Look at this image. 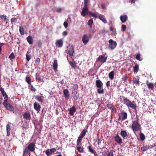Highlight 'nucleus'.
<instances>
[{"instance_id":"f257e3e1","label":"nucleus","mask_w":156,"mask_h":156,"mask_svg":"<svg viewBox=\"0 0 156 156\" xmlns=\"http://www.w3.org/2000/svg\"><path fill=\"white\" fill-rule=\"evenodd\" d=\"M35 143H30L24 149L23 151V156L27 155L28 153H30L29 151L34 152L35 151Z\"/></svg>"},{"instance_id":"f03ea898","label":"nucleus","mask_w":156,"mask_h":156,"mask_svg":"<svg viewBox=\"0 0 156 156\" xmlns=\"http://www.w3.org/2000/svg\"><path fill=\"white\" fill-rule=\"evenodd\" d=\"M132 128L134 132L138 131H141V126L137 120L133 121Z\"/></svg>"},{"instance_id":"7ed1b4c3","label":"nucleus","mask_w":156,"mask_h":156,"mask_svg":"<svg viewBox=\"0 0 156 156\" xmlns=\"http://www.w3.org/2000/svg\"><path fill=\"white\" fill-rule=\"evenodd\" d=\"M3 105L5 108L10 112H13L14 111V108L10 103L8 102V101L4 100Z\"/></svg>"},{"instance_id":"20e7f679","label":"nucleus","mask_w":156,"mask_h":156,"mask_svg":"<svg viewBox=\"0 0 156 156\" xmlns=\"http://www.w3.org/2000/svg\"><path fill=\"white\" fill-rule=\"evenodd\" d=\"M108 42L109 43V47L111 49H114L117 46V43L116 41H114L112 39L109 40Z\"/></svg>"},{"instance_id":"39448f33","label":"nucleus","mask_w":156,"mask_h":156,"mask_svg":"<svg viewBox=\"0 0 156 156\" xmlns=\"http://www.w3.org/2000/svg\"><path fill=\"white\" fill-rule=\"evenodd\" d=\"M66 52L71 56H73L74 53V47L73 45H69L68 47V49L66 50Z\"/></svg>"},{"instance_id":"423d86ee","label":"nucleus","mask_w":156,"mask_h":156,"mask_svg":"<svg viewBox=\"0 0 156 156\" xmlns=\"http://www.w3.org/2000/svg\"><path fill=\"white\" fill-rule=\"evenodd\" d=\"M89 41L88 35L87 34H83L82 38V41L83 43L85 44H86Z\"/></svg>"},{"instance_id":"0eeeda50","label":"nucleus","mask_w":156,"mask_h":156,"mask_svg":"<svg viewBox=\"0 0 156 156\" xmlns=\"http://www.w3.org/2000/svg\"><path fill=\"white\" fill-rule=\"evenodd\" d=\"M107 57H105L104 55H100L99 56L98 60L101 62L104 63L106 62Z\"/></svg>"},{"instance_id":"6e6552de","label":"nucleus","mask_w":156,"mask_h":156,"mask_svg":"<svg viewBox=\"0 0 156 156\" xmlns=\"http://www.w3.org/2000/svg\"><path fill=\"white\" fill-rule=\"evenodd\" d=\"M88 11V9L87 7H83L81 12V15L83 17H85L86 15L88 14L89 12Z\"/></svg>"},{"instance_id":"1a4fd4ad","label":"nucleus","mask_w":156,"mask_h":156,"mask_svg":"<svg viewBox=\"0 0 156 156\" xmlns=\"http://www.w3.org/2000/svg\"><path fill=\"white\" fill-rule=\"evenodd\" d=\"M127 107H128L131 108L135 110L136 109L137 107L136 104L134 101H132V102L130 101V103H129V104L128 105Z\"/></svg>"},{"instance_id":"9d476101","label":"nucleus","mask_w":156,"mask_h":156,"mask_svg":"<svg viewBox=\"0 0 156 156\" xmlns=\"http://www.w3.org/2000/svg\"><path fill=\"white\" fill-rule=\"evenodd\" d=\"M23 115V118L27 120H30L31 119L30 115L29 113L25 112Z\"/></svg>"},{"instance_id":"9b49d317","label":"nucleus","mask_w":156,"mask_h":156,"mask_svg":"<svg viewBox=\"0 0 156 156\" xmlns=\"http://www.w3.org/2000/svg\"><path fill=\"white\" fill-rule=\"evenodd\" d=\"M147 85L148 87V88L151 90H153L154 89V86L153 83H149L148 80L146 81Z\"/></svg>"},{"instance_id":"f8f14e48","label":"nucleus","mask_w":156,"mask_h":156,"mask_svg":"<svg viewBox=\"0 0 156 156\" xmlns=\"http://www.w3.org/2000/svg\"><path fill=\"white\" fill-rule=\"evenodd\" d=\"M115 141L119 144H121L122 143V139L118 135H116L114 137Z\"/></svg>"},{"instance_id":"ddd939ff","label":"nucleus","mask_w":156,"mask_h":156,"mask_svg":"<svg viewBox=\"0 0 156 156\" xmlns=\"http://www.w3.org/2000/svg\"><path fill=\"white\" fill-rule=\"evenodd\" d=\"M63 92L65 97L67 99H68L69 97V93L68 90L67 89H64L63 91Z\"/></svg>"},{"instance_id":"4468645a","label":"nucleus","mask_w":156,"mask_h":156,"mask_svg":"<svg viewBox=\"0 0 156 156\" xmlns=\"http://www.w3.org/2000/svg\"><path fill=\"white\" fill-rule=\"evenodd\" d=\"M121 116H122L121 121H123L127 119V114L126 112L123 111L121 113Z\"/></svg>"},{"instance_id":"2eb2a0df","label":"nucleus","mask_w":156,"mask_h":156,"mask_svg":"<svg viewBox=\"0 0 156 156\" xmlns=\"http://www.w3.org/2000/svg\"><path fill=\"white\" fill-rule=\"evenodd\" d=\"M96 87L98 88L102 87L103 85V83L100 80H97L96 81Z\"/></svg>"},{"instance_id":"dca6fc26","label":"nucleus","mask_w":156,"mask_h":156,"mask_svg":"<svg viewBox=\"0 0 156 156\" xmlns=\"http://www.w3.org/2000/svg\"><path fill=\"white\" fill-rule=\"evenodd\" d=\"M76 109L74 106H73L69 109V114L71 116L74 115V113L76 111Z\"/></svg>"},{"instance_id":"f3484780","label":"nucleus","mask_w":156,"mask_h":156,"mask_svg":"<svg viewBox=\"0 0 156 156\" xmlns=\"http://www.w3.org/2000/svg\"><path fill=\"white\" fill-rule=\"evenodd\" d=\"M122 98H123V102L124 104L127 106L129 104V103H130V101L127 98H126L124 96H123Z\"/></svg>"},{"instance_id":"a211bd4d","label":"nucleus","mask_w":156,"mask_h":156,"mask_svg":"<svg viewBox=\"0 0 156 156\" xmlns=\"http://www.w3.org/2000/svg\"><path fill=\"white\" fill-rule=\"evenodd\" d=\"M34 108L37 111H40L41 106L37 103L35 102L34 104Z\"/></svg>"},{"instance_id":"6ab92c4d","label":"nucleus","mask_w":156,"mask_h":156,"mask_svg":"<svg viewBox=\"0 0 156 156\" xmlns=\"http://www.w3.org/2000/svg\"><path fill=\"white\" fill-rule=\"evenodd\" d=\"M58 66L57 60H55L53 64V67L55 71H56L57 70Z\"/></svg>"},{"instance_id":"aec40b11","label":"nucleus","mask_w":156,"mask_h":156,"mask_svg":"<svg viewBox=\"0 0 156 156\" xmlns=\"http://www.w3.org/2000/svg\"><path fill=\"white\" fill-rule=\"evenodd\" d=\"M98 18L103 21L104 23H107V20H106L105 16L103 15H100L98 16Z\"/></svg>"},{"instance_id":"412c9836","label":"nucleus","mask_w":156,"mask_h":156,"mask_svg":"<svg viewBox=\"0 0 156 156\" xmlns=\"http://www.w3.org/2000/svg\"><path fill=\"white\" fill-rule=\"evenodd\" d=\"M127 18V17L126 15L121 16L120 17V20L123 23H125L126 21Z\"/></svg>"},{"instance_id":"4be33fe9","label":"nucleus","mask_w":156,"mask_h":156,"mask_svg":"<svg viewBox=\"0 0 156 156\" xmlns=\"http://www.w3.org/2000/svg\"><path fill=\"white\" fill-rule=\"evenodd\" d=\"M27 40L29 44H33V39L31 36L29 35L28 37H27Z\"/></svg>"},{"instance_id":"5701e85b","label":"nucleus","mask_w":156,"mask_h":156,"mask_svg":"<svg viewBox=\"0 0 156 156\" xmlns=\"http://www.w3.org/2000/svg\"><path fill=\"white\" fill-rule=\"evenodd\" d=\"M114 71H112L110 72L108 74V76L109 79L111 80H112L114 79Z\"/></svg>"},{"instance_id":"b1692460","label":"nucleus","mask_w":156,"mask_h":156,"mask_svg":"<svg viewBox=\"0 0 156 156\" xmlns=\"http://www.w3.org/2000/svg\"><path fill=\"white\" fill-rule=\"evenodd\" d=\"M6 131H7V135L8 136H9L10 135V126L9 124H8L6 126Z\"/></svg>"},{"instance_id":"393cba45","label":"nucleus","mask_w":156,"mask_h":156,"mask_svg":"<svg viewBox=\"0 0 156 156\" xmlns=\"http://www.w3.org/2000/svg\"><path fill=\"white\" fill-rule=\"evenodd\" d=\"M35 98L38 101L42 102L43 101V97L41 96H36L35 97Z\"/></svg>"},{"instance_id":"a878e982","label":"nucleus","mask_w":156,"mask_h":156,"mask_svg":"<svg viewBox=\"0 0 156 156\" xmlns=\"http://www.w3.org/2000/svg\"><path fill=\"white\" fill-rule=\"evenodd\" d=\"M110 30L112 32V36H115L116 34L115 30L112 27H110Z\"/></svg>"},{"instance_id":"bb28decb","label":"nucleus","mask_w":156,"mask_h":156,"mask_svg":"<svg viewBox=\"0 0 156 156\" xmlns=\"http://www.w3.org/2000/svg\"><path fill=\"white\" fill-rule=\"evenodd\" d=\"M87 132L86 129H83L82 132H81L80 136L83 138L85 136L86 133Z\"/></svg>"},{"instance_id":"cd10ccee","label":"nucleus","mask_w":156,"mask_h":156,"mask_svg":"<svg viewBox=\"0 0 156 156\" xmlns=\"http://www.w3.org/2000/svg\"><path fill=\"white\" fill-rule=\"evenodd\" d=\"M19 32L22 35H23L24 34L25 31L23 27L22 26H20Z\"/></svg>"},{"instance_id":"c85d7f7f","label":"nucleus","mask_w":156,"mask_h":156,"mask_svg":"<svg viewBox=\"0 0 156 156\" xmlns=\"http://www.w3.org/2000/svg\"><path fill=\"white\" fill-rule=\"evenodd\" d=\"M87 148L88 149L90 153L94 154L96 153V151L92 148V147L91 146H88Z\"/></svg>"},{"instance_id":"c756f323","label":"nucleus","mask_w":156,"mask_h":156,"mask_svg":"<svg viewBox=\"0 0 156 156\" xmlns=\"http://www.w3.org/2000/svg\"><path fill=\"white\" fill-rule=\"evenodd\" d=\"M31 55L30 54V52L28 51L26 54V59L27 61H29L31 59Z\"/></svg>"},{"instance_id":"7c9ffc66","label":"nucleus","mask_w":156,"mask_h":156,"mask_svg":"<svg viewBox=\"0 0 156 156\" xmlns=\"http://www.w3.org/2000/svg\"><path fill=\"white\" fill-rule=\"evenodd\" d=\"M120 134L123 138L127 136V132L125 131L122 130Z\"/></svg>"},{"instance_id":"2f4dec72","label":"nucleus","mask_w":156,"mask_h":156,"mask_svg":"<svg viewBox=\"0 0 156 156\" xmlns=\"http://www.w3.org/2000/svg\"><path fill=\"white\" fill-rule=\"evenodd\" d=\"M57 43L58 47H62L63 45V42L62 40H59L57 41Z\"/></svg>"},{"instance_id":"473e14b6","label":"nucleus","mask_w":156,"mask_h":156,"mask_svg":"<svg viewBox=\"0 0 156 156\" xmlns=\"http://www.w3.org/2000/svg\"><path fill=\"white\" fill-rule=\"evenodd\" d=\"M79 94L77 93V91H76V93L73 95V97L75 100H77L79 98Z\"/></svg>"},{"instance_id":"72a5a7b5","label":"nucleus","mask_w":156,"mask_h":156,"mask_svg":"<svg viewBox=\"0 0 156 156\" xmlns=\"http://www.w3.org/2000/svg\"><path fill=\"white\" fill-rule=\"evenodd\" d=\"M97 92L99 94H103L104 92V90L101 87L98 88L97 89Z\"/></svg>"},{"instance_id":"f704fd0d","label":"nucleus","mask_w":156,"mask_h":156,"mask_svg":"<svg viewBox=\"0 0 156 156\" xmlns=\"http://www.w3.org/2000/svg\"><path fill=\"white\" fill-rule=\"evenodd\" d=\"M83 137L80 136L78 137V139L76 142L77 145H79L80 144L81 142L82 139Z\"/></svg>"},{"instance_id":"c9c22d12","label":"nucleus","mask_w":156,"mask_h":156,"mask_svg":"<svg viewBox=\"0 0 156 156\" xmlns=\"http://www.w3.org/2000/svg\"><path fill=\"white\" fill-rule=\"evenodd\" d=\"M140 139L142 141L144 140L145 139V136L144 134L141 132V131L140 132Z\"/></svg>"},{"instance_id":"e433bc0d","label":"nucleus","mask_w":156,"mask_h":156,"mask_svg":"<svg viewBox=\"0 0 156 156\" xmlns=\"http://www.w3.org/2000/svg\"><path fill=\"white\" fill-rule=\"evenodd\" d=\"M26 81L28 83L29 85H30L31 83V80L30 78L28 76H27L26 78Z\"/></svg>"},{"instance_id":"4c0bfd02","label":"nucleus","mask_w":156,"mask_h":156,"mask_svg":"<svg viewBox=\"0 0 156 156\" xmlns=\"http://www.w3.org/2000/svg\"><path fill=\"white\" fill-rule=\"evenodd\" d=\"M36 78L38 82H40L41 81V77L39 74L36 73Z\"/></svg>"},{"instance_id":"58836bf2","label":"nucleus","mask_w":156,"mask_h":156,"mask_svg":"<svg viewBox=\"0 0 156 156\" xmlns=\"http://www.w3.org/2000/svg\"><path fill=\"white\" fill-rule=\"evenodd\" d=\"M69 64L71 66L73 67L74 69H75L76 67V65L75 62H70Z\"/></svg>"},{"instance_id":"ea45409f","label":"nucleus","mask_w":156,"mask_h":156,"mask_svg":"<svg viewBox=\"0 0 156 156\" xmlns=\"http://www.w3.org/2000/svg\"><path fill=\"white\" fill-rule=\"evenodd\" d=\"M139 69V66L137 65H136L133 67V71L134 72H137Z\"/></svg>"},{"instance_id":"a19ab883","label":"nucleus","mask_w":156,"mask_h":156,"mask_svg":"<svg viewBox=\"0 0 156 156\" xmlns=\"http://www.w3.org/2000/svg\"><path fill=\"white\" fill-rule=\"evenodd\" d=\"M77 150L80 153H82L83 152V149L81 147H78L77 148Z\"/></svg>"},{"instance_id":"79ce46f5","label":"nucleus","mask_w":156,"mask_h":156,"mask_svg":"<svg viewBox=\"0 0 156 156\" xmlns=\"http://www.w3.org/2000/svg\"><path fill=\"white\" fill-rule=\"evenodd\" d=\"M17 18L13 17L12 18L11 20V21L12 24L15 23L17 21Z\"/></svg>"},{"instance_id":"37998d69","label":"nucleus","mask_w":156,"mask_h":156,"mask_svg":"<svg viewBox=\"0 0 156 156\" xmlns=\"http://www.w3.org/2000/svg\"><path fill=\"white\" fill-rule=\"evenodd\" d=\"M136 58L140 61H141L142 58H140V54H138L136 55Z\"/></svg>"},{"instance_id":"c03bdc74","label":"nucleus","mask_w":156,"mask_h":156,"mask_svg":"<svg viewBox=\"0 0 156 156\" xmlns=\"http://www.w3.org/2000/svg\"><path fill=\"white\" fill-rule=\"evenodd\" d=\"M45 153L47 155V156H50V155L51 154L49 149H48V150L46 151Z\"/></svg>"},{"instance_id":"a18cd8bd","label":"nucleus","mask_w":156,"mask_h":156,"mask_svg":"<svg viewBox=\"0 0 156 156\" xmlns=\"http://www.w3.org/2000/svg\"><path fill=\"white\" fill-rule=\"evenodd\" d=\"M141 150L143 151H145L146 150L149 149L148 146L142 147L141 148Z\"/></svg>"},{"instance_id":"49530a36","label":"nucleus","mask_w":156,"mask_h":156,"mask_svg":"<svg viewBox=\"0 0 156 156\" xmlns=\"http://www.w3.org/2000/svg\"><path fill=\"white\" fill-rule=\"evenodd\" d=\"M89 0H84V6L85 7H87V4L89 3Z\"/></svg>"},{"instance_id":"de8ad7c7","label":"nucleus","mask_w":156,"mask_h":156,"mask_svg":"<svg viewBox=\"0 0 156 156\" xmlns=\"http://www.w3.org/2000/svg\"><path fill=\"white\" fill-rule=\"evenodd\" d=\"M133 83H135L139 84V79L137 78H135L134 79Z\"/></svg>"},{"instance_id":"09e8293b","label":"nucleus","mask_w":156,"mask_h":156,"mask_svg":"<svg viewBox=\"0 0 156 156\" xmlns=\"http://www.w3.org/2000/svg\"><path fill=\"white\" fill-rule=\"evenodd\" d=\"M0 18H1V19L2 20H3L4 21H5L6 18V16L5 15H0Z\"/></svg>"},{"instance_id":"8fccbe9b","label":"nucleus","mask_w":156,"mask_h":156,"mask_svg":"<svg viewBox=\"0 0 156 156\" xmlns=\"http://www.w3.org/2000/svg\"><path fill=\"white\" fill-rule=\"evenodd\" d=\"M27 123L26 122H25L22 125V127L26 129L27 128Z\"/></svg>"},{"instance_id":"3c124183","label":"nucleus","mask_w":156,"mask_h":156,"mask_svg":"<svg viewBox=\"0 0 156 156\" xmlns=\"http://www.w3.org/2000/svg\"><path fill=\"white\" fill-rule=\"evenodd\" d=\"M29 87H30V90L34 92L36 91V89L32 85L30 86Z\"/></svg>"},{"instance_id":"603ef678","label":"nucleus","mask_w":156,"mask_h":156,"mask_svg":"<svg viewBox=\"0 0 156 156\" xmlns=\"http://www.w3.org/2000/svg\"><path fill=\"white\" fill-rule=\"evenodd\" d=\"M3 97H4V98L5 99L4 100L8 101V97L7 95L6 94V93H5V94L2 95Z\"/></svg>"},{"instance_id":"864d4df0","label":"nucleus","mask_w":156,"mask_h":156,"mask_svg":"<svg viewBox=\"0 0 156 156\" xmlns=\"http://www.w3.org/2000/svg\"><path fill=\"white\" fill-rule=\"evenodd\" d=\"M3 97H4V98L5 99L4 100L8 101V97L7 95L6 94V93H5V94L2 95Z\"/></svg>"},{"instance_id":"5fc2aeb1","label":"nucleus","mask_w":156,"mask_h":156,"mask_svg":"<svg viewBox=\"0 0 156 156\" xmlns=\"http://www.w3.org/2000/svg\"><path fill=\"white\" fill-rule=\"evenodd\" d=\"M121 30L123 31H125L126 29V27L125 25H122L121 27Z\"/></svg>"},{"instance_id":"6e6d98bb","label":"nucleus","mask_w":156,"mask_h":156,"mask_svg":"<svg viewBox=\"0 0 156 156\" xmlns=\"http://www.w3.org/2000/svg\"><path fill=\"white\" fill-rule=\"evenodd\" d=\"M113 153L112 151H108L107 153L108 156H113Z\"/></svg>"},{"instance_id":"4d7b16f0","label":"nucleus","mask_w":156,"mask_h":156,"mask_svg":"<svg viewBox=\"0 0 156 156\" xmlns=\"http://www.w3.org/2000/svg\"><path fill=\"white\" fill-rule=\"evenodd\" d=\"M49 150L52 154L53 153H54L56 151V149L55 148H53L50 149Z\"/></svg>"},{"instance_id":"13d9d810","label":"nucleus","mask_w":156,"mask_h":156,"mask_svg":"<svg viewBox=\"0 0 156 156\" xmlns=\"http://www.w3.org/2000/svg\"><path fill=\"white\" fill-rule=\"evenodd\" d=\"M9 58L10 59H13L15 58V55L13 53H12L9 56Z\"/></svg>"},{"instance_id":"bf43d9fd","label":"nucleus","mask_w":156,"mask_h":156,"mask_svg":"<svg viewBox=\"0 0 156 156\" xmlns=\"http://www.w3.org/2000/svg\"><path fill=\"white\" fill-rule=\"evenodd\" d=\"M93 23V20H90L88 21L87 24L89 25H90V26H91Z\"/></svg>"},{"instance_id":"052dcab7","label":"nucleus","mask_w":156,"mask_h":156,"mask_svg":"<svg viewBox=\"0 0 156 156\" xmlns=\"http://www.w3.org/2000/svg\"><path fill=\"white\" fill-rule=\"evenodd\" d=\"M156 146V143H155L152 145H151L148 146L149 149L151 148L152 147H155Z\"/></svg>"},{"instance_id":"680f3d73","label":"nucleus","mask_w":156,"mask_h":156,"mask_svg":"<svg viewBox=\"0 0 156 156\" xmlns=\"http://www.w3.org/2000/svg\"><path fill=\"white\" fill-rule=\"evenodd\" d=\"M63 25L65 28H67L68 27V24L66 22H64Z\"/></svg>"},{"instance_id":"e2e57ef3","label":"nucleus","mask_w":156,"mask_h":156,"mask_svg":"<svg viewBox=\"0 0 156 156\" xmlns=\"http://www.w3.org/2000/svg\"><path fill=\"white\" fill-rule=\"evenodd\" d=\"M88 13L89 15L91 16L92 17H94L95 16V14L94 13L91 12L90 11L88 12Z\"/></svg>"},{"instance_id":"0e129e2a","label":"nucleus","mask_w":156,"mask_h":156,"mask_svg":"<svg viewBox=\"0 0 156 156\" xmlns=\"http://www.w3.org/2000/svg\"><path fill=\"white\" fill-rule=\"evenodd\" d=\"M107 106L110 109H111L112 108L113 105L112 104H108L107 105Z\"/></svg>"},{"instance_id":"69168bd1","label":"nucleus","mask_w":156,"mask_h":156,"mask_svg":"<svg viewBox=\"0 0 156 156\" xmlns=\"http://www.w3.org/2000/svg\"><path fill=\"white\" fill-rule=\"evenodd\" d=\"M0 90L1 91V94L2 95L5 94L6 92L4 90L2 89V88H1L0 89Z\"/></svg>"},{"instance_id":"338daca9","label":"nucleus","mask_w":156,"mask_h":156,"mask_svg":"<svg viewBox=\"0 0 156 156\" xmlns=\"http://www.w3.org/2000/svg\"><path fill=\"white\" fill-rule=\"evenodd\" d=\"M122 80H124V81H127V76H123L122 78Z\"/></svg>"},{"instance_id":"774afa93","label":"nucleus","mask_w":156,"mask_h":156,"mask_svg":"<svg viewBox=\"0 0 156 156\" xmlns=\"http://www.w3.org/2000/svg\"><path fill=\"white\" fill-rule=\"evenodd\" d=\"M110 85V81H108L106 83V85L107 87H108Z\"/></svg>"}]
</instances>
